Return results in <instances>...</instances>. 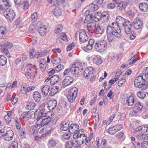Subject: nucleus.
I'll use <instances>...</instances> for the list:
<instances>
[{
  "label": "nucleus",
  "mask_w": 148,
  "mask_h": 148,
  "mask_svg": "<svg viewBox=\"0 0 148 148\" xmlns=\"http://www.w3.org/2000/svg\"><path fill=\"white\" fill-rule=\"evenodd\" d=\"M84 22L85 23H87L86 25L87 29L90 32H93L92 30L96 26V22L94 20L93 17L92 15L89 14L87 15L85 18Z\"/></svg>",
  "instance_id": "5"
},
{
  "label": "nucleus",
  "mask_w": 148,
  "mask_h": 148,
  "mask_svg": "<svg viewBox=\"0 0 148 148\" xmlns=\"http://www.w3.org/2000/svg\"><path fill=\"white\" fill-rule=\"evenodd\" d=\"M53 14L56 17L60 16L62 14L60 9L58 8H56L55 9Z\"/></svg>",
  "instance_id": "47"
},
{
  "label": "nucleus",
  "mask_w": 148,
  "mask_h": 148,
  "mask_svg": "<svg viewBox=\"0 0 148 148\" xmlns=\"http://www.w3.org/2000/svg\"><path fill=\"white\" fill-rule=\"evenodd\" d=\"M75 144V143L73 141L67 142L65 147L66 148H72Z\"/></svg>",
  "instance_id": "49"
},
{
  "label": "nucleus",
  "mask_w": 148,
  "mask_h": 148,
  "mask_svg": "<svg viewBox=\"0 0 148 148\" xmlns=\"http://www.w3.org/2000/svg\"><path fill=\"white\" fill-rule=\"evenodd\" d=\"M142 132H146L148 130V124L145 125H142Z\"/></svg>",
  "instance_id": "63"
},
{
  "label": "nucleus",
  "mask_w": 148,
  "mask_h": 148,
  "mask_svg": "<svg viewBox=\"0 0 148 148\" xmlns=\"http://www.w3.org/2000/svg\"><path fill=\"white\" fill-rule=\"evenodd\" d=\"M8 148H18V142L15 141H13L10 147Z\"/></svg>",
  "instance_id": "50"
},
{
  "label": "nucleus",
  "mask_w": 148,
  "mask_h": 148,
  "mask_svg": "<svg viewBox=\"0 0 148 148\" xmlns=\"http://www.w3.org/2000/svg\"><path fill=\"white\" fill-rule=\"evenodd\" d=\"M58 37L63 40L66 41L68 40L66 36L64 33H61L58 35Z\"/></svg>",
  "instance_id": "46"
},
{
  "label": "nucleus",
  "mask_w": 148,
  "mask_h": 148,
  "mask_svg": "<svg viewBox=\"0 0 148 148\" xmlns=\"http://www.w3.org/2000/svg\"><path fill=\"white\" fill-rule=\"evenodd\" d=\"M13 45L11 42H0V46H11Z\"/></svg>",
  "instance_id": "44"
},
{
  "label": "nucleus",
  "mask_w": 148,
  "mask_h": 148,
  "mask_svg": "<svg viewBox=\"0 0 148 148\" xmlns=\"http://www.w3.org/2000/svg\"><path fill=\"white\" fill-rule=\"evenodd\" d=\"M57 105V101L54 99L49 101L47 103V107L49 110H52Z\"/></svg>",
  "instance_id": "18"
},
{
  "label": "nucleus",
  "mask_w": 148,
  "mask_h": 148,
  "mask_svg": "<svg viewBox=\"0 0 148 148\" xmlns=\"http://www.w3.org/2000/svg\"><path fill=\"white\" fill-rule=\"evenodd\" d=\"M125 33L127 34H130L131 33V25L130 22H127L125 24L124 27Z\"/></svg>",
  "instance_id": "23"
},
{
  "label": "nucleus",
  "mask_w": 148,
  "mask_h": 148,
  "mask_svg": "<svg viewBox=\"0 0 148 148\" xmlns=\"http://www.w3.org/2000/svg\"><path fill=\"white\" fill-rule=\"evenodd\" d=\"M91 7V10H92L96 11L98 9V6L97 5L92 4L90 5Z\"/></svg>",
  "instance_id": "61"
},
{
  "label": "nucleus",
  "mask_w": 148,
  "mask_h": 148,
  "mask_svg": "<svg viewBox=\"0 0 148 148\" xmlns=\"http://www.w3.org/2000/svg\"><path fill=\"white\" fill-rule=\"evenodd\" d=\"M62 26L61 25L59 24L57 26V28L54 30L55 33H58L62 31Z\"/></svg>",
  "instance_id": "51"
},
{
  "label": "nucleus",
  "mask_w": 148,
  "mask_h": 148,
  "mask_svg": "<svg viewBox=\"0 0 148 148\" xmlns=\"http://www.w3.org/2000/svg\"><path fill=\"white\" fill-rule=\"evenodd\" d=\"M79 127L77 124H71L69 128V132L71 133H74L77 132Z\"/></svg>",
  "instance_id": "20"
},
{
  "label": "nucleus",
  "mask_w": 148,
  "mask_h": 148,
  "mask_svg": "<svg viewBox=\"0 0 148 148\" xmlns=\"http://www.w3.org/2000/svg\"><path fill=\"white\" fill-rule=\"evenodd\" d=\"M84 130L83 129H80L77 130L73 136L74 139H77V144L75 147V148H81V146L84 143L85 145L88 146L89 143L92 138L90 136L87 137V134L84 133Z\"/></svg>",
  "instance_id": "2"
},
{
  "label": "nucleus",
  "mask_w": 148,
  "mask_h": 148,
  "mask_svg": "<svg viewBox=\"0 0 148 148\" xmlns=\"http://www.w3.org/2000/svg\"><path fill=\"white\" fill-rule=\"evenodd\" d=\"M51 120V118L49 115L46 117L41 119L40 120L37 121L36 123V127L38 128H40L42 126L46 125L50 122Z\"/></svg>",
  "instance_id": "8"
},
{
  "label": "nucleus",
  "mask_w": 148,
  "mask_h": 148,
  "mask_svg": "<svg viewBox=\"0 0 148 148\" xmlns=\"http://www.w3.org/2000/svg\"><path fill=\"white\" fill-rule=\"evenodd\" d=\"M36 106V104L35 103L30 102L27 104L26 108L29 110H30L34 109Z\"/></svg>",
  "instance_id": "41"
},
{
  "label": "nucleus",
  "mask_w": 148,
  "mask_h": 148,
  "mask_svg": "<svg viewBox=\"0 0 148 148\" xmlns=\"http://www.w3.org/2000/svg\"><path fill=\"white\" fill-rule=\"evenodd\" d=\"M137 95L139 98L142 99H144L146 96L145 92L143 91L138 92Z\"/></svg>",
  "instance_id": "48"
},
{
  "label": "nucleus",
  "mask_w": 148,
  "mask_h": 148,
  "mask_svg": "<svg viewBox=\"0 0 148 148\" xmlns=\"http://www.w3.org/2000/svg\"><path fill=\"white\" fill-rule=\"evenodd\" d=\"M36 28V26L35 27L33 24H31L29 28V31L30 33H32Z\"/></svg>",
  "instance_id": "56"
},
{
  "label": "nucleus",
  "mask_w": 148,
  "mask_h": 148,
  "mask_svg": "<svg viewBox=\"0 0 148 148\" xmlns=\"http://www.w3.org/2000/svg\"><path fill=\"white\" fill-rule=\"evenodd\" d=\"M64 68V66L62 64L58 65L56 68V70L58 71H59Z\"/></svg>",
  "instance_id": "64"
},
{
  "label": "nucleus",
  "mask_w": 148,
  "mask_h": 148,
  "mask_svg": "<svg viewBox=\"0 0 148 148\" xmlns=\"http://www.w3.org/2000/svg\"><path fill=\"white\" fill-rule=\"evenodd\" d=\"M59 87L58 86H53L51 89L49 93V95L53 96L55 95L59 90Z\"/></svg>",
  "instance_id": "31"
},
{
  "label": "nucleus",
  "mask_w": 148,
  "mask_h": 148,
  "mask_svg": "<svg viewBox=\"0 0 148 148\" xmlns=\"http://www.w3.org/2000/svg\"><path fill=\"white\" fill-rule=\"evenodd\" d=\"M126 82V80L125 77H123L119 79L118 85L119 87L122 86L123 84Z\"/></svg>",
  "instance_id": "42"
},
{
  "label": "nucleus",
  "mask_w": 148,
  "mask_h": 148,
  "mask_svg": "<svg viewBox=\"0 0 148 148\" xmlns=\"http://www.w3.org/2000/svg\"><path fill=\"white\" fill-rule=\"evenodd\" d=\"M22 118L25 121H27L30 117V114L29 112H25L22 114L21 116Z\"/></svg>",
  "instance_id": "36"
},
{
  "label": "nucleus",
  "mask_w": 148,
  "mask_h": 148,
  "mask_svg": "<svg viewBox=\"0 0 148 148\" xmlns=\"http://www.w3.org/2000/svg\"><path fill=\"white\" fill-rule=\"evenodd\" d=\"M126 102L125 104H127L129 106H131L133 105L134 102V98L132 96H130L127 98L126 99Z\"/></svg>",
  "instance_id": "30"
},
{
  "label": "nucleus",
  "mask_w": 148,
  "mask_h": 148,
  "mask_svg": "<svg viewBox=\"0 0 148 148\" xmlns=\"http://www.w3.org/2000/svg\"><path fill=\"white\" fill-rule=\"evenodd\" d=\"M133 25L135 29H141L143 26V22L140 19L137 17L134 20Z\"/></svg>",
  "instance_id": "13"
},
{
  "label": "nucleus",
  "mask_w": 148,
  "mask_h": 148,
  "mask_svg": "<svg viewBox=\"0 0 148 148\" xmlns=\"http://www.w3.org/2000/svg\"><path fill=\"white\" fill-rule=\"evenodd\" d=\"M116 58V56L113 52H111L109 53L108 56V59L110 60H114Z\"/></svg>",
  "instance_id": "57"
},
{
  "label": "nucleus",
  "mask_w": 148,
  "mask_h": 148,
  "mask_svg": "<svg viewBox=\"0 0 148 148\" xmlns=\"http://www.w3.org/2000/svg\"><path fill=\"white\" fill-rule=\"evenodd\" d=\"M93 17L95 22L97 21L102 18L101 13V12H97L95 13L94 16Z\"/></svg>",
  "instance_id": "37"
},
{
  "label": "nucleus",
  "mask_w": 148,
  "mask_h": 148,
  "mask_svg": "<svg viewBox=\"0 0 148 148\" xmlns=\"http://www.w3.org/2000/svg\"><path fill=\"white\" fill-rule=\"evenodd\" d=\"M56 141L53 139H50L48 142V146L49 147L51 148L54 147L56 145Z\"/></svg>",
  "instance_id": "39"
},
{
  "label": "nucleus",
  "mask_w": 148,
  "mask_h": 148,
  "mask_svg": "<svg viewBox=\"0 0 148 148\" xmlns=\"http://www.w3.org/2000/svg\"><path fill=\"white\" fill-rule=\"evenodd\" d=\"M106 45L107 43L106 41L103 40V41H96L95 46H106Z\"/></svg>",
  "instance_id": "38"
},
{
  "label": "nucleus",
  "mask_w": 148,
  "mask_h": 148,
  "mask_svg": "<svg viewBox=\"0 0 148 148\" xmlns=\"http://www.w3.org/2000/svg\"><path fill=\"white\" fill-rule=\"evenodd\" d=\"M60 77L57 75H54L51 77V81L50 84L51 85H54L57 83L59 80Z\"/></svg>",
  "instance_id": "26"
},
{
  "label": "nucleus",
  "mask_w": 148,
  "mask_h": 148,
  "mask_svg": "<svg viewBox=\"0 0 148 148\" xmlns=\"http://www.w3.org/2000/svg\"><path fill=\"white\" fill-rule=\"evenodd\" d=\"M95 29H96L95 33L97 34H101L103 32V29L102 27H101L98 24L97 25L96 24L95 27L92 29V30L93 31V32Z\"/></svg>",
  "instance_id": "29"
},
{
  "label": "nucleus",
  "mask_w": 148,
  "mask_h": 148,
  "mask_svg": "<svg viewBox=\"0 0 148 148\" xmlns=\"http://www.w3.org/2000/svg\"><path fill=\"white\" fill-rule=\"evenodd\" d=\"M121 31L120 28H117L114 25H112V26L110 25L108 26L106 29V32L107 34V39L110 42L114 40V37L120 38L121 36Z\"/></svg>",
  "instance_id": "3"
},
{
  "label": "nucleus",
  "mask_w": 148,
  "mask_h": 148,
  "mask_svg": "<svg viewBox=\"0 0 148 148\" xmlns=\"http://www.w3.org/2000/svg\"><path fill=\"white\" fill-rule=\"evenodd\" d=\"M7 58L3 55H0V66H3L7 63Z\"/></svg>",
  "instance_id": "34"
},
{
  "label": "nucleus",
  "mask_w": 148,
  "mask_h": 148,
  "mask_svg": "<svg viewBox=\"0 0 148 148\" xmlns=\"http://www.w3.org/2000/svg\"><path fill=\"white\" fill-rule=\"evenodd\" d=\"M95 49L97 51L101 52L106 50V47H95Z\"/></svg>",
  "instance_id": "52"
},
{
  "label": "nucleus",
  "mask_w": 148,
  "mask_h": 148,
  "mask_svg": "<svg viewBox=\"0 0 148 148\" xmlns=\"http://www.w3.org/2000/svg\"><path fill=\"white\" fill-rule=\"evenodd\" d=\"M1 52L5 55H9L10 53L9 52L8 48L6 47H3L1 49Z\"/></svg>",
  "instance_id": "53"
},
{
  "label": "nucleus",
  "mask_w": 148,
  "mask_h": 148,
  "mask_svg": "<svg viewBox=\"0 0 148 148\" xmlns=\"http://www.w3.org/2000/svg\"><path fill=\"white\" fill-rule=\"evenodd\" d=\"M101 17L102 18H103V19H104V18L106 17V19H105L104 21L106 22H108L109 19V15L107 12H104L102 13H101Z\"/></svg>",
  "instance_id": "43"
},
{
  "label": "nucleus",
  "mask_w": 148,
  "mask_h": 148,
  "mask_svg": "<svg viewBox=\"0 0 148 148\" xmlns=\"http://www.w3.org/2000/svg\"><path fill=\"white\" fill-rule=\"evenodd\" d=\"M79 38L82 42H84L87 40L88 37L84 29H81L79 31Z\"/></svg>",
  "instance_id": "15"
},
{
  "label": "nucleus",
  "mask_w": 148,
  "mask_h": 148,
  "mask_svg": "<svg viewBox=\"0 0 148 148\" xmlns=\"http://www.w3.org/2000/svg\"><path fill=\"white\" fill-rule=\"evenodd\" d=\"M14 136V133L11 130H9L6 131L5 134L3 135L4 139L7 141H9L12 140Z\"/></svg>",
  "instance_id": "14"
},
{
  "label": "nucleus",
  "mask_w": 148,
  "mask_h": 148,
  "mask_svg": "<svg viewBox=\"0 0 148 148\" xmlns=\"http://www.w3.org/2000/svg\"><path fill=\"white\" fill-rule=\"evenodd\" d=\"M33 98L36 102H39L40 101L41 96L40 93L38 91H34L33 94Z\"/></svg>",
  "instance_id": "25"
},
{
  "label": "nucleus",
  "mask_w": 148,
  "mask_h": 148,
  "mask_svg": "<svg viewBox=\"0 0 148 148\" xmlns=\"http://www.w3.org/2000/svg\"><path fill=\"white\" fill-rule=\"evenodd\" d=\"M126 22V20L120 16H119L116 18V22H113L112 25H115L117 28H120V30L124 27Z\"/></svg>",
  "instance_id": "10"
},
{
  "label": "nucleus",
  "mask_w": 148,
  "mask_h": 148,
  "mask_svg": "<svg viewBox=\"0 0 148 148\" xmlns=\"http://www.w3.org/2000/svg\"><path fill=\"white\" fill-rule=\"evenodd\" d=\"M143 107L142 103L139 101L136 102L133 108V112L134 113L139 112L141 110Z\"/></svg>",
  "instance_id": "16"
},
{
  "label": "nucleus",
  "mask_w": 148,
  "mask_h": 148,
  "mask_svg": "<svg viewBox=\"0 0 148 148\" xmlns=\"http://www.w3.org/2000/svg\"><path fill=\"white\" fill-rule=\"evenodd\" d=\"M39 110L38 111V110H37L36 112H37L38 111V113L37 114V117L36 118L37 120H40L41 119H42L43 118L49 115H52L51 113L52 112L50 111L47 112L46 111L45 108L43 107L42 109H39Z\"/></svg>",
  "instance_id": "9"
},
{
  "label": "nucleus",
  "mask_w": 148,
  "mask_h": 148,
  "mask_svg": "<svg viewBox=\"0 0 148 148\" xmlns=\"http://www.w3.org/2000/svg\"><path fill=\"white\" fill-rule=\"evenodd\" d=\"M139 8L142 11L145 12L148 9V5L145 3H141L139 5Z\"/></svg>",
  "instance_id": "32"
},
{
  "label": "nucleus",
  "mask_w": 148,
  "mask_h": 148,
  "mask_svg": "<svg viewBox=\"0 0 148 148\" xmlns=\"http://www.w3.org/2000/svg\"><path fill=\"white\" fill-rule=\"evenodd\" d=\"M16 5H20L23 4L25 0H14Z\"/></svg>",
  "instance_id": "58"
},
{
  "label": "nucleus",
  "mask_w": 148,
  "mask_h": 148,
  "mask_svg": "<svg viewBox=\"0 0 148 148\" xmlns=\"http://www.w3.org/2000/svg\"><path fill=\"white\" fill-rule=\"evenodd\" d=\"M92 59L93 63L97 65L101 64L103 62V60L101 57L97 55L93 56Z\"/></svg>",
  "instance_id": "19"
},
{
  "label": "nucleus",
  "mask_w": 148,
  "mask_h": 148,
  "mask_svg": "<svg viewBox=\"0 0 148 148\" xmlns=\"http://www.w3.org/2000/svg\"><path fill=\"white\" fill-rule=\"evenodd\" d=\"M125 33L127 34H130L131 33V25L130 22H127L125 24L124 27Z\"/></svg>",
  "instance_id": "22"
},
{
  "label": "nucleus",
  "mask_w": 148,
  "mask_h": 148,
  "mask_svg": "<svg viewBox=\"0 0 148 148\" xmlns=\"http://www.w3.org/2000/svg\"><path fill=\"white\" fill-rule=\"evenodd\" d=\"M44 131H45V130L43 129L40 130V132L42 133V135L41 136H35L34 137L35 140H38L45 137L46 136V132L44 133Z\"/></svg>",
  "instance_id": "35"
},
{
  "label": "nucleus",
  "mask_w": 148,
  "mask_h": 148,
  "mask_svg": "<svg viewBox=\"0 0 148 148\" xmlns=\"http://www.w3.org/2000/svg\"><path fill=\"white\" fill-rule=\"evenodd\" d=\"M40 128H38L36 125V123L34 126L29 127L28 128V130L29 133L31 134H33L35 135L38 132V129Z\"/></svg>",
  "instance_id": "24"
},
{
  "label": "nucleus",
  "mask_w": 148,
  "mask_h": 148,
  "mask_svg": "<svg viewBox=\"0 0 148 148\" xmlns=\"http://www.w3.org/2000/svg\"><path fill=\"white\" fill-rule=\"evenodd\" d=\"M50 87L49 85H45L42 86L41 88V91L43 96H47L49 93Z\"/></svg>",
  "instance_id": "21"
},
{
  "label": "nucleus",
  "mask_w": 148,
  "mask_h": 148,
  "mask_svg": "<svg viewBox=\"0 0 148 148\" xmlns=\"http://www.w3.org/2000/svg\"><path fill=\"white\" fill-rule=\"evenodd\" d=\"M119 79L118 77H116L112 79L109 80V83L110 84H112L114 83L115 82L117 81Z\"/></svg>",
  "instance_id": "60"
},
{
  "label": "nucleus",
  "mask_w": 148,
  "mask_h": 148,
  "mask_svg": "<svg viewBox=\"0 0 148 148\" xmlns=\"http://www.w3.org/2000/svg\"><path fill=\"white\" fill-rule=\"evenodd\" d=\"M137 60L136 58V57L135 55H134L133 57L129 61V63L130 64H132L134 63Z\"/></svg>",
  "instance_id": "59"
},
{
  "label": "nucleus",
  "mask_w": 148,
  "mask_h": 148,
  "mask_svg": "<svg viewBox=\"0 0 148 148\" xmlns=\"http://www.w3.org/2000/svg\"><path fill=\"white\" fill-rule=\"evenodd\" d=\"M83 69L82 64L79 62H74L71 66L70 69L71 73L73 75L76 76L77 72L79 71H81Z\"/></svg>",
  "instance_id": "7"
},
{
  "label": "nucleus",
  "mask_w": 148,
  "mask_h": 148,
  "mask_svg": "<svg viewBox=\"0 0 148 148\" xmlns=\"http://www.w3.org/2000/svg\"><path fill=\"white\" fill-rule=\"evenodd\" d=\"M69 124L66 121H63L61 123L60 129L64 131H66L69 129Z\"/></svg>",
  "instance_id": "33"
},
{
  "label": "nucleus",
  "mask_w": 148,
  "mask_h": 148,
  "mask_svg": "<svg viewBox=\"0 0 148 148\" xmlns=\"http://www.w3.org/2000/svg\"><path fill=\"white\" fill-rule=\"evenodd\" d=\"M134 86L136 88L144 90L148 87V85L145 80L143 75H139L134 80Z\"/></svg>",
  "instance_id": "4"
},
{
  "label": "nucleus",
  "mask_w": 148,
  "mask_h": 148,
  "mask_svg": "<svg viewBox=\"0 0 148 148\" xmlns=\"http://www.w3.org/2000/svg\"><path fill=\"white\" fill-rule=\"evenodd\" d=\"M65 0H56L54 2V5L55 6L58 7L59 6V3L63 4Z\"/></svg>",
  "instance_id": "54"
},
{
  "label": "nucleus",
  "mask_w": 148,
  "mask_h": 148,
  "mask_svg": "<svg viewBox=\"0 0 148 148\" xmlns=\"http://www.w3.org/2000/svg\"><path fill=\"white\" fill-rule=\"evenodd\" d=\"M8 32V30L5 27H0V38L4 37Z\"/></svg>",
  "instance_id": "27"
},
{
  "label": "nucleus",
  "mask_w": 148,
  "mask_h": 148,
  "mask_svg": "<svg viewBox=\"0 0 148 148\" xmlns=\"http://www.w3.org/2000/svg\"><path fill=\"white\" fill-rule=\"evenodd\" d=\"M36 27L39 34L42 36H45L47 32V27L44 25L41 21H38L36 24Z\"/></svg>",
  "instance_id": "11"
},
{
  "label": "nucleus",
  "mask_w": 148,
  "mask_h": 148,
  "mask_svg": "<svg viewBox=\"0 0 148 148\" xmlns=\"http://www.w3.org/2000/svg\"><path fill=\"white\" fill-rule=\"evenodd\" d=\"M142 148H148V141H143L141 144Z\"/></svg>",
  "instance_id": "55"
},
{
  "label": "nucleus",
  "mask_w": 148,
  "mask_h": 148,
  "mask_svg": "<svg viewBox=\"0 0 148 148\" xmlns=\"http://www.w3.org/2000/svg\"><path fill=\"white\" fill-rule=\"evenodd\" d=\"M10 6L8 0H0V13L3 14L8 21L11 22L15 17L14 11L7 8Z\"/></svg>",
  "instance_id": "1"
},
{
  "label": "nucleus",
  "mask_w": 148,
  "mask_h": 148,
  "mask_svg": "<svg viewBox=\"0 0 148 148\" xmlns=\"http://www.w3.org/2000/svg\"><path fill=\"white\" fill-rule=\"evenodd\" d=\"M73 80V79L71 76H67L64 79L63 82L64 85L67 86L71 84Z\"/></svg>",
  "instance_id": "28"
},
{
  "label": "nucleus",
  "mask_w": 148,
  "mask_h": 148,
  "mask_svg": "<svg viewBox=\"0 0 148 148\" xmlns=\"http://www.w3.org/2000/svg\"><path fill=\"white\" fill-rule=\"evenodd\" d=\"M115 128H116L114 126L110 127L107 130V132L111 135L117 132V130Z\"/></svg>",
  "instance_id": "40"
},
{
  "label": "nucleus",
  "mask_w": 148,
  "mask_h": 148,
  "mask_svg": "<svg viewBox=\"0 0 148 148\" xmlns=\"http://www.w3.org/2000/svg\"><path fill=\"white\" fill-rule=\"evenodd\" d=\"M21 92L23 94H26L27 92V88L23 86V87L21 86Z\"/></svg>",
  "instance_id": "62"
},
{
  "label": "nucleus",
  "mask_w": 148,
  "mask_h": 148,
  "mask_svg": "<svg viewBox=\"0 0 148 148\" xmlns=\"http://www.w3.org/2000/svg\"><path fill=\"white\" fill-rule=\"evenodd\" d=\"M95 72L94 69L91 67H88L85 69L83 75L85 77L89 78L91 75L94 74Z\"/></svg>",
  "instance_id": "12"
},
{
  "label": "nucleus",
  "mask_w": 148,
  "mask_h": 148,
  "mask_svg": "<svg viewBox=\"0 0 148 148\" xmlns=\"http://www.w3.org/2000/svg\"><path fill=\"white\" fill-rule=\"evenodd\" d=\"M52 62L54 64H58L61 61L60 58L58 57H55L52 58L51 59Z\"/></svg>",
  "instance_id": "45"
},
{
  "label": "nucleus",
  "mask_w": 148,
  "mask_h": 148,
  "mask_svg": "<svg viewBox=\"0 0 148 148\" xmlns=\"http://www.w3.org/2000/svg\"><path fill=\"white\" fill-rule=\"evenodd\" d=\"M128 5V3L127 2L125 1L121 2L116 6V9L119 12L124 10Z\"/></svg>",
  "instance_id": "17"
},
{
  "label": "nucleus",
  "mask_w": 148,
  "mask_h": 148,
  "mask_svg": "<svg viewBox=\"0 0 148 148\" xmlns=\"http://www.w3.org/2000/svg\"><path fill=\"white\" fill-rule=\"evenodd\" d=\"M78 89L76 87L71 88L68 91L66 96L69 102L73 103L75 100L77 95Z\"/></svg>",
  "instance_id": "6"
}]
</instances>
